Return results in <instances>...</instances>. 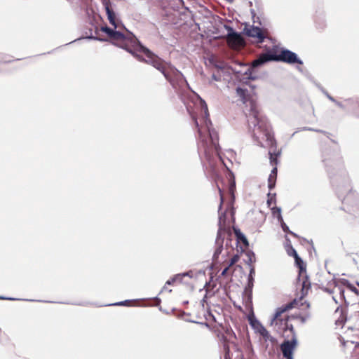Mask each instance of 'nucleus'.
Listing matches in <instances>:
<instances>
[{
	"instance_id": "f257e3e1",
	"label": "nucleus",
	"mask_w": 359,
	"mask_h": 359,
	"mask_svg": "<svg viewBox=\"0 0 359 359\" xmlns=\"http://www.w3.org/2000/svg\"><path fill=\"white\" fill-rule=\"evenodd\" d=\"M269 60L283 61L288 63H302L294 53L283 48H276L270 53L261 55L253 61L252 66L257 67Z\"/></svg>"
},
{
	"instance_id": "f03ea898",
	"label": "nucleus",
	"mask_w": 359,
	"mask_h": 359,
	"mask_svg": "<svg viewBox=\"0 0 359 359\" xmlns=\"http://www.w3.org/2000/svg\"><path fill=\"white\" fill-rule=\"evenodd\" d=\"M227 43L232 48H240L243 46L244 42L243 38L238 34L229 33L227 36Z\"/></svg>"
},
{
	"instance_id": "7ed1b4c3",
	"label": "nucleus",
	"mask_w": 359,
	"mask_h": 359,
	"mask_svg": "<svg viewBox=\"0 0 359 359\" xmlns=\"http://www.w3.org/2000/svg\"><path fill=\"white\" fill-rule=\"evenodd\" d=\"M244 31L248 36L256 39L258 42H261L264 39V34L259 27L245 26Z\"/></svg>"
},
{
	"instance_id": "20e7f679",
	"label": "nucleus",
	"mask_w": 359,
	"mask_h": 359,
	"mask_svg": "<svg viewBox=\"0 0 359 359\" xmlns=\"http://www.w3.org/2000/svg\"><path fill=\"white\" fill-rule=\"evenodd\" d=\"M295 346V341H286L283 343L281 346V350L283 351V355L287 359H291L292 351Z\"/></svg>"
},
{
	"instance_id": "39448f33",
	"label": "nucleus",
	"mask_w": 359,
	"mask_h": 359,
	"mask_svg": "<svg viewBox=\"0 0 359 359\" xmlns=\"http://www.w3.org/2000/svg\"><path fill=\"white\" fill-rule=\"evenodd\" d=\"M234 233L236 238L243 242V243L247 247L248 246V241L244 234L238 229H233Z\"/></svg>"
},
{
	"instance_id": "423d86ee",
	"label": "nucleus",
	"mask_w": 359,
	"mask_h": 359,
	"mask_svg": "<svg viewBox=\"0 0 359 359\" xmlns=\"http://www.w3.org/2000/svg\"><path fill=\"white\" fill-rule=\"evenodd\" d=\"M102 30L106 32L107 34H108L111 38L113 39H121L123 37L122 34L118 33V32H114L112 29H111L110 28H108V27H104L102 28Z\"/></svg>"
},
{
	"instance_id": "0eeeda50",
	"label": "nucleus",
	"mask_w": 359,
	"mask_h": 359,
	"mask_svg": "<svg viewBox=\"0 0 359 359\" xmlns=\"http://www.w3.org/2000/svg\"><path fill=\"white\" fill-rule=\"evenodd\" d=\"M106 10H107V13L108 19H109V22H111V24L112 25H114L116 27V19H115L114 13H113L112 11H111L109 9V7H107Z\"/></svg>"
},
{
	"instance_id": "6e6552de",
	"label": "nucleus",
	"mask_w": 359,
	"mask_h": 359,
	"mask_svg": "<svg viewBox=\"0 0 359 359\" xmlns=\"http://www.w3.org/2000/svg\"><path fill=\"white\" fill-rule=\"evenodd\" d=\"M292 254H293V256H294V257L295 259V262H296L297 265L299 266L300 271H302L303 270V262H302V260L298 256L297 252L294 250H292Z\"/></svg>"
},
{
	"instance_id": "1a4fd4ad",
	"label": "nucleus",
	"mask_w": 359,
	"mask_h": 359,
	"mask_svg": "<svg viewBox=\"0 0 359 359\" xmlns=\"http://www.w3.org/2000/svg\"><path fill=\"white\" fill-rule=\"evenodd\" d=\"M239 259V257L238 255H235L233 256L231 259V263H230V265H233L234 264H236Z\"/></svg>"
},
{
	"instance_id": "9d476101",
	"label": "nucleus",
	"mask_w": 359,
	"mask_h": 359,
	"mask_svg": "<svg viewBox=\"0 0 359 359\" xmlns=\"http://www.w3.org/2000/svg\"><path fill=\"white\" fill-rule=\"evenodd\" d=\"M276 169H274L272 171V173L271 174L270 179L273 177V175H276Z\"/></svg>"
},
{
	"instance_id": "9b49d317",
	"label": "nucleus",
	"mask_w": 359,
	"mask_h": 359,
	"mask_svg": "<svg viewBox=\"0 0 359 359\" xmlns=\"http://www.w3.org/2000/svg\"><path fill=\"white\" fill-rule=\"evenodd\" d=\"M278 314H279L278 313H277L276 314V316H275V318H274L273 320H276L278 318Z\"/></svg>"
},
{
	"instance_id": "f8f14e48",
	"label": "nucleus",
	"mask_w": 359,
	"mask_h": 359,
	"mask_svg": "<svg viewBox=\"0 0 359 359\" xmlns=\"http://www.w3.org/2000/svg\"><path fill=\"white\" fill-rule=\"evenodd\" d=\"M227 270H228V268L225 269L223 273H226Z\"/></svg>"
},
{
	"instance_id": "ddd939ff",
	"label": "nucleus",
	"mask_w": 359,
	"mask_h": 359,
	"mask_svg": "<svg viewBox=\"0 0 359 359\" xmlns=\"http://www.w3.org/2000/svg\"><path fill=\"white\" fill-rule=\"evenodd\" d=\"M240 91H242L241 89H238V92L239 93Z\"/></svg>"
}]
</instances>
